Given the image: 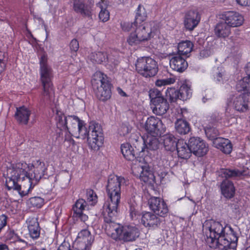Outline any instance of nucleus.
<instances>
[{"label": "nucleus", "mask_w": 250, "mask_h": 250, "mask_svg": "<svg viewBox=\"0 0 250 250\" xmlns=\"http://www.w3.org/2000/svg\"><path fill=\"white\" fill-rule=\"evenodd\" d=\"M81 120L74 115H68L65 117L63 122V130L68 131L69 134L71 135L68 137L65 136L64 140L63 141V146H66L67 152L70 151L73 152L74 154L70 153V155L75 156L76 155L74 152L77 148L76 144L75 143L74 140L71 138L73 133L76 132V128L79 124Z\"/></svg>", "instance_id": "6e6552de"}, {"label": "nucleus", "mask_w": 250, "mask_h": 250, "mask_svg": "<svg viewBox=\"0 0 250 250\" xmlns=\"http://www.w3.org/2000/svg\"><path fill=\"white\" fill-rule=\"evenodd\" d=\"M175 80L173 78H169L165 79L157 80L155 82L156 86L161 87L162 86L174 83Z\"/></svg>", "instance_id": "3c124183"}, {"label": "nucleus", "mask_w": 250, "mask_h": 250, "mask_svg": "<svg viewBox=\"0 0 250 250\" xmlns=\"http://www.w3.org/2000/svg\"><path fill=\"white\" fill-rule=\"evenodd\" d=\"M150 208L161 217H165L168 213V208L163 200L160 198L152 197L148 200Z\"/></svg>", "instance_id": "f3484780"}, {"label": "nucleus", "mask_w": 250, "mask_h": 250, "mask_svg": "<svg viewBox=\"0 0 250 250\" xmlns=\"http://www.w3.org/2000/svg\"><path fill=\"white\" fill-rule=\"evenodd\" d=\"M147 18V13L145 7L141 4H139L136 10L135 21L133 23H124L121 24L122 29L125 31H129L130 27L137 26L145 21Z\"/></svg>", "instance_id": "a211bd4d"}, {"label": "nucleus", "mask_w": 250, "mask_h": 250, "mask_svg": "<svg viewBox=\"0 0 250 250\" xmlns=\"http://www.w3.org/2000/svg\"><path fill=\"white\" fill-rule=\"evenodd\" d=\"M69 47L72 54L76 53L79 48V43L77 40L73 39L70 42Z\"/></svg>", "instance_id": "603ef678"}, {"label": "nucleus", "mask_w": 250, "mask_h": 250, "mask_svg": "<svg viewBox=\"0 0 250 250\" xmlns=\"http://www.w3.org/2000/svg\"><path fill=\"white\" fill-rule=\"evenodd\" d=\"M165 149L167 151L172 152L176 150L177 142L176 138L171 134L165 135L163 138Z\"/></svg>", "instance_id": "c9c22d12"}, {"label": "nucleus", "mask_w": 250, "mask_h": 250, "mask_svg": "<svg viewBox=\"0 0 250 250\" xmlns=\"http://www.w3.org/2000/svg\"><path fill=\"white\" fill-rule=\"evenodd\" d=\"M237 3L242 6H249L250 4V0H236Z\"/></svg>", "instance_id": "6e6d98bb"}, {"label": "nucleus", "mask_w": 250, "mask_h": 250, "mask_svg": "<svg viewBox=\"0 0 250 250\" xmlns=\"http://www.w3.org/2000/svg\"><path fill=\"white\" fill-rule=\"evenodd\" d=\"M223 75L221 73L219 72L216 75V79L218 81H220L222 79Z\"/></svg>", "instance_id": "bf43d9fd"}, {"label": "nucleus", "mask_w": 250, "mask_h": 250, "mask_svg": "<svg viewBox=\"0 0 250 250\" xmlns=\"http://www.w3.org/2000/svg\"><path fill=\"white\" fill-rule=\"evenodd\" d=\"M178 90L180 94V100H181L186 101L189 99L192 96V89H191V85L189 82L187 80L183 83Z\"/></svg>", "instance_id": "72a5a7b5"}, {"label": "nucleus", "mask_w": 250, "mask_h": 250, "mask_svg": "<svg viewBox=\"0 0 250 250\" xmlns=\"http://www.w3.org/2000/svg\"><path fill=\"white\" fill-rule=\"evenodd\" d=\"M44 204V200L40 197H31L27 201L29 208H41Z\"/></svg>", "instance_id": "79ce46f5"}, {"label": "nucleus", "mask_w": 250, "mask_h": 250, "mask_svg": "<svg viewBox=\"0 0 250 250\" xmlns=\"http://www.w3.org/2000/svg\"><path fill=\"white\" fill-rule=\"evenodd\" d=\"M145 129L147 134L142 137L144 146L139 152V156H150L149 151L155 150L158 148V137L165 132L166 127L162 120L153 116L147 118L145 124Z\"/></svg>", "instance_id": "f03ea898"}, {"label": "nucleus", "mask_w": 250, "mask_h": 250, "mask_svg": "<svg viewBox=\"0 0 250 250\" xmlns=\"http://www.w3.org/2000/svg\"><path fill=\"white\" fill-rule=\"evenodd\" d=\"M234 109L240 112H245L249 108L248 104L250 100V94L243 93L239 95H233L232 97Z\"/></svg>", "instance_id": "aec40b11"}, {"label": "nucleus", "mask_w": 250, "mask_h": 250, "mask_svg": "<svg viewBox=\"0 0 250 250\" xmlns=\"http://www.w3.org/2000/svg\"><path fill=\"white\" fill-rule=\"evenodd\" d=\"M72 136L82 139L87 138L88 146L94 150H99L104 142L102 127L95 122H91L87 127L86 124L81 120L76 132L73 133Z\"/></svg>", "instance_id": "7ed1b4c3"}, {"label": "nucleus", "mask_w": 250, "mask_h": 250, "mask_svg": "<svg viewBox=\"0 0 250 250\" xmlns=\"http://www.w3.org/2000/svg\"><path fill=\"white\" fill-rule=\"evenodd\" d=\"M31 111L24 105L16 108L14 117L17 123L21 125H27L29 122Z\"/></svg>", "instance_id": "393cba45"}, {"label": "nucleus", "mask_w": 250, "mask_h": 250, "mask_svg": "<svg viewBox=\"0 0 250 250\" xmlns=\"http://www.w3.org/2000/svg\"><path fill=\"white\" fill-rule=\"evenodd\" d=\"M222 19L231 27H238L243 24L244 21L243 16L239 13L233 11L224 12L222 14Z\"/></svg>", "instance_id": "dca6fc26"}, {"label": "nucleus", "mask_w": 250, "mask_h": 250, "mask_svg": "<svg viewBox=\"0 0 250 250\" xmlns=\"http://www.w3.org/2000/svg\"><path fill=\"white\" fill-rule=\"evenodd\" d=\"M28 32V35H27V37L28 38L31 37L34 40H36V39L33 37V34H32L30 30H27Z\"/></svg>", "instance_id": "680f3d73"}, {"label": "nucleus", "mask_w": 250, "mask_h": 250, "mask_svg": "<svg viewBox=\"0 0 250 250\" xmlns=\"http://www.w3.org/2000/svg\"><path fill=\"white\" fill-rule=\"evenodd\" d=\"M76 214L79 215L81 220L82 221H83V222H85L87 220L88 216L85 215V214L83 213V212H82L81 213H76Z\"/></svg>", "instance_id": "4d7b16f0"}, {"label": "nucleus", "mask_w": 250, "mask_h": 250, "mask_svg": "<svg viewBox=\"0 0 250 250\" xmlns=\"http://www.w3.org/2000/svg\"><path fill=\"white\" fill-rule=\"evenodd\" d=\"M7 217L4 214L0 216V232L2 229L6 226L7 224Z\"/></svg>", "instance_id": "864d4df0"}, {"label": "nucleus", "mask_w": 250, "mask_h": 250, "mask_svg": "<svg viewBox=\"0 0 250 250\" xmlns=\"http://www.w3.org/2000/svg\"><path fill=\"white\" fill-rule=\"evenodd\" d=\"M193 46V45L190 41L187 40L183 41L178 44L177 54L184 56L187 58L189 56Z\"/></svg>", "instance_id": "e433bc0d"}, {"label": "nucleus", "mask_w": 250, "mask_h": 250, "mask_svg": "<svg viewBox=\"0 0 250 250\" xmlns=\"http://www.w3.org/2000/svg\"><path fill=\"white\" fill-rule=\"evenodd\" d=\"M93 241L94 239L90 231L84 229L78 233L75 243L79 245L78 247L81 250H89Z\"/></svg>", "instance_id": "6ab92c4d"}, {"label": "nucleus", "mask_w": 250, "mask_h": 250, "mask_svg": "<svg viewBox=\"0 0 250 250\" xmlns=\"http://www.w3.org/2000/svg\"><path fill=\"white\" fill-rule=\"evenodd\" d=\"M96 5L100 8L99 14L100 20L103 22L107 21L110 18V12L107 9L108 6L107 1L106 0H100Z\"/></svg>", "instance_id": "473e14b6"}, {"label": "nucleus", "mask_w": 250, "mask_h": 250, "mask_svg": "<svg viewBox=\"0 0 250 250\" xmlns=\"http://www.w3.org/2000/svg\"><path fill=\"white\" fill-rule=\"evenodd\" d=\"M90 60L93 63L101 64L108 60L107 53L104 52H95L92 53L89 56Z\"/></svg>", "instance_id": "58836bf2"}, {"label": "nucleus", "mask_w": 250, "mask_h": 250, "mask_svg": "<svg viewBox=\"0 0 250 250\" xmlns=\"http://www.w3.org/2000/svg\"><path fill=\"white\" fill-rule=\"evenodd\" d=\"M130 216L132 218H133L134 217H135L136 216V212L134 210V209H131L130 210Z\"/></svg>", "instance_id": "052dcab7"}, {"label": "nucleus", "mask_w": 250, "mask_h": 250, "mask_svg": "<svg viewBox=\"0 0 250 250\" xmlns=\"http://www.w3.org/2000/svg\"><path fill=\"white\" fill-rule=\"evenodd\" d=\"M221 193L228 199H231L234 197L235 193V188L233 183L228 180H224L220 185Z\"/></svg>", "instance_id": "c756f323"}, {"label": "nucleus", "mask_w": 250, "mask_h": 250, "mask_svg": "<svg viewBox=\"0 0 250 250\" xmlns=\"http://www.w3.org/2000/svg\"><path fill=\"white\" fill-rule=\"evenodd\" d=\"M136 70L145 78H151L155 76L158 71L157 62L150 57H141L137 59Z\"/></svg>", "instance_id": "f8f14e48"}, {"label": "nucleus", "mask_w": 250, "mask_h": 250, "mask_svg": "<svg viewBox=\"0 0 250 250\" xmlns=\"http://www.w3.org/2000/svg\"><path fill=\"white\" fill-rule=\"evenodd\" d=\"M176 131L180 134L185 135L190 130L189 123L185 120L178 119L175 123Z\"/></svg>", "instance_id": "4c0bfd02"}, {"label": "nucleus", "mask_w": 250, "mask_h": 250, "mask_svg": "<svg viewBox=\"0 0 250 250\" xmlns=\"http://www.w3.org/2000/svg\"><path fill=\"white\" fill-rule=\"evenodd\" d=\"M132 127L128 123L122 124L118 129V133L121 136H125L131 130Z\"/></svg>", "instance_id": "8fccbe9b"}, {"label": "nucleus", "mask_w": 250, "mask_h": 250, "mask_svg": "<svg viewBox=\"0 0 250 250\" xmlns=\"http://www.w3.org/2000/svg\"><path fill=\"white\" fill-rule=\"evenodd\" d=\"M121 151L123 156H135V151L128 143H123L121 146Z\"/></svg>", "instance_id": "37998d69"}, {"label": "nucleus", "mask_w": 250, "mask_h": 250, "mask_svg": "<svg viewBox=\"0 0 250 250\" xmlns=\"http://www.w3.org/2000/svg\"><path fill=\"white\" fill-rule=\"evenodd\" d=\"M86 202L91 206H94L97 202L98 197L95 192L91 189L86 190Z\"/></svg>", "instance_id": "c03bdc74"}, {"label": "nucleus", "mask_w": 250, "mask_h": 250, "mask_svg": "<svg viewBox=\"0 0 250 250\" xmlns=\"http://www.w3.org/2000/svg\"><path fill=\"white\" fill-rule=\"evenodd\" d=\"M214 32L219 37L226 38L230 33V27L225 21L219 22L215 27Z\"/></svg>", "instance_id": "f704fd0d"}, {"label": "nucleus", "mask_w": 250, "mask_h": 250, "mask_svg": "<svg viewBox=\"0 0 250 250\" xmlns=\"http://www.w3.org/2000/svg\"><path fill=\"white\" fill-rule=\"evenodd\" d=\"M166 99L170 103H174L180 99L179 90L174 87H168L166 91Z\"/></svg>", "instance_id": "ea45409f"}, {"label": "nucleus", "mask_w": 250, "mask_h": 250, "mask_svg": "<svg viewBox=\"0 0 250 250\" xmlns=\"http://www.w3.org/2000/svg\"><path fill=\"white\" fill-rule=\"evenodd\" d=\"M213 144L216 148L226 154H229L232 150V145L230 140L224 138L215 139Z\"/></svg>", "instance_id": "c85d7f7f"}, {"label": "nucleus", "mask_w": 250, "mask_h": 250, "mask_svg": "<svg viewBox=\"0 0 250 250\" xmlns=\"http://www.w3.org/2000/svg\"><path fill=\"white\" fill-rule=\"evenodd\" d=\"M150 106L152 112L155 115L162 116L167 113L169 105L167 100L161 92L157 89H151L149 92Z\"/></svg>", "instance_id": "9d476101"}, {"label": "nucleus", "mask_w": 250, "mask_h": 250, "mask_svg": "<svg viewBox=\"0 0 250 250\" xmlns=\"http://www.w3.org/2000/svg\"><path fill=\"white\" fill-rule=\"evenodd\" d=\"M245 69L247 76L244 77L237 82L236 89L238 92L250 90V62L247 64Z\"/></svg>", "instance_id": "cd10ccee"}, {"label": "nucleus", "mask_w": 250, "mask_h": 250, "mask_svg": "<svg viewBox=\"0 0 250 250\" xmlns=\"http://www.w3.org/2000/svg\"><path fill=\"white\" fill-rule=\"evenodd\" d=\"M106 75L97 71L93 75L91 83L96 97L101 101H106L111 97L112 85Z\"/></svg>", "instance_id": "423d86ee"}, {"label": "nucleus", "mask_w": 250, "mask_h": 250, "mask_svg": "<svg viewBox=\"0 0 250 250\" xmlns=\"http://www.w3.org/2000/svg\"><path fill=\"white\" fill-rule=\"evenodd\" d=\"M30 166L26 163L21 161L12 163L7 169L8 174L12 178L18 179L19 181H25V185L32 189L35 185H31L33 174H30Z\"/></svg>", "instance_id": "0eeeda50"}, {"label": "nucleus", "mask_w": 250, "mask_h": 250, "mask_svg": "<svg viewBox=\"0 0 250 250\" xmlns=\"http://www.w3.org/2000/svg\"><path fill=\"white\" fill-rule=\"evenodd\" d=\"M176 150L178 156H191V149L190 147V142L187 144L184 140H178L176 145Z\"/></svg>", "instance_id": "2f4dec72"}, {"label": "nucleus", "mask_w": 250, "mask_h": 250, "mask_svg": "<svg viewBox=\"0 0 250 250\" xmlns=\"http://www.w3.org/2000/svg\"><path fill=\"white\" fill-rule=\"evenodd\" d=\"M205 131L207 137L210 140H212L213 142L215 139L219 138L218 137L219 135V132L216 127H207L205 128Z\"/></svg>", "instance_id": "49530a36"}, {"label": "nucleus", "mask_w": 250, "mask_h": 250, "mask_svg": "<svg viewBox=\"0 0 250 250\" xmlns=\"http://www.w3.org/2000/svg\"><path fill=\"white\" fill-rule=\"evenodd\" d=\"M127 42L131 46H137L142 42L135 30L131 32L127 38Z\"/></svg>", "instance_id": "a18cd8bd"}, {"label": "nucleus", "mask_w": 250, "mask_h": 250, "mask_svg": "<svg viewBox=\"0 0 250 250\" xmlns=\"http://www.w3.org/2000/svg\"><path fill=\"white\" fill-rule=\"evenodd\" d=\"M56 108V125L57 129L56 130V132L57 133L59 134V136L62 134V112L61 110H59Z\"/></svg>", "instance_id": "de8ad7c7"}, {"label": "nucleus", "mask_w": 250, "mask_h": 250, "mask_svg": "<svg viewBox=\"0 0 250 250\" xmlns=\"http://www.w3.org/2000/svg\"><path fill=\"white\" fill-rule=\"evenodd\" d=\"M6 238V240L9 241L10 243L21 242L23 243L24 245H27L26 242L23 240L19 238V236L16 234L13 230H9L7 231Z\"/></svg>", "instance_id": "09e8293b"}, {"label": "nucleus", "mask_w": 250, "mask_h": 250, "mask_svg": "<svg viewBox=\"0 0 250 250\" xmlns=\"http://www.w3.org/2000/svg\"><path fill=\"white\" fill-rule=\"evenodd\" d=\"M166 173L165 172H162L161 173H158V175L160 177V178L161 179V180H162V179L164 178V176L166 175Z\"/></svg>", "instance_id": "0e129e2a"}, {"label": "nucleus", "mask_w": 250, "mask_h": 250, "mask_svg": "<svg viewBox=\"0 0 250 250\" xmlns=\"http://www.w3.org/2000/svg\"><path fill=\"white\" fill-rule=\"evenodd\" d=\"M18 181H19L18 179L11 177L10 175L7 173L5 186L8 190H17L21 197L27 195L31 189L26 185H23L22 186L19 185L18 184Z\"/></svg>", "instance_id": "412c9836"}, {"label": "nucleus", "mask_w": 250, "mask_h": 250, "mask_svg": "<svg viewBox=\"0 0 250 250\" xmlns=\"http://www.w3.org/2000/svg\"><path fill=\"white\" fill-rule=\"evenodd\" d=\"M142 224L146 227L155 228L161 224V219L156 215L147 212L144 213L141 219Z\"/></svg>", "instance_id": "bb28decb"}, {"label": "nucleus", "mask_w": 250, "mask_h": 250, "mask_svg": "<svg viewBox=\"0 0 250 250\" xmlns=\"http://www.w3.org/2000/svg\"><path fill=\"white\" fill-rule=\"evenodd\" d=\"M122 92H123V95H122L123 96H127L125 92L122 91Z\"/></svg>", "instance_id": "69168bd1"}, {"label": "nucleus", "mask_w": 250, "mask_h": 250, "mask_svg": "<svg viewBox=\"0 0 250 250\" xmlns=\"http://www.w3.org/2000/svg\"><path fill=\"white\" fill-rule=\"evenodd\" d=\"M203 228L206 233V242L210 248L217 247L222 250L236 248L238 238L231 227H228L226 232L227 226L224 227L220 222L210 219L204 222Z\"/></svg>", "instance_id": "f257e3e1"}, {"label": "nucleus", "mask_w": 250, "mask_h": 250, "mask_svg": "<svg viewBox=\"0 0 250 250\" xmlns=\"http://www.w3.org/2000/svg\"><path fill=\"white\" fill-rule=\"evenodd\" d=\"M40 80L43 89V95L49 96L53 90V71L47 64V56L45 54L41 56L40 59Z\"/></svg>", "instance_id": "1a4fd4ad"}, {"label": "nucleus", "mask_w": 250, "mask_h": 250, "mask_svg": "<svg viewBox=\"0 0 250 250\" xmlns=\"http://www.w3.org/2000/svg\"><path fill=\"white\" fill-rule=\"evenodd\" d=\"M32 167L34 168L33 179L31 183L32 185H36L42 177L44 175L46 169L45 165L44 162L40 160L34 161L32 165L30 166L31 169Z\"/></svg>", "instance_id": "b1692460"}, {"label": "nucleus", "mask_w": 250, "mask_h": 250, "mask_svg": "<svg viewBox=\"0 0 250 250\" xmlns=\"http://www.w3.org/2000/svg\"><path fill=\"white\" fill-rule=\"evenodd\" d=\"M134 27H135V30L136 32L142 42L150 40L152 37V31L150 28L138 24L137 26H133V27H130V29L131 28H134Z\"/></svg>", "instance_id": "7c9ffc66"}, {"label": "nucleus", "mask_w": 250, "mask_h": 250, "mask_svg": "<svg viewBox=\"0 0 250 250\" xmlns=\"http://www.w3.org/2000/svg\"><path fill=\"white\" fill-rule=\"evenodd\" d=\"M28 32V35H27V37L28 38L31 37L34 40H36V39L33 37V34H32L30 30H27Z\"/></svg>", "instance_id": "e2e57ef3"}, {"label": "nucleus", "mask_w": 250, "mask_h": 250, "mask_svg": "<svg viewBox=\"0 0 250 250\" xmlns=\"http://www.w3.org/2000/svg\"><path fill=\"white\" fill-rule=\"evenodd\" d=\"M186 58L184 56L176 54L170 60L169 64L171 68L180 73L184 72L188 67Z\"/></svg>", "instance_id": "4be33fe9"}, {"label": "nucleus", "mask_w": 250, "mask_h": 250, "mask_svg": "<svg viewBox=\"0 0 250 250\" xmlns=\"http://www.w3.org/2000/svg\"><path fill=\"white\" fill-rule=\"evenodd\" d=\"M221 173L222 177L231 178L243 176H250V161L247 162L243 167V170L234 169H222Z\"/></svg>", "instance_id": "5701e85b"}, {"label": "nucleus", "mask_w": 250, "mask_h": 250, "mask_svg": "<svg viewBox=\"0 0 250 250\" xmlns=\"http://www.w3.org/2000/svg\"><path fill=\"white\" fill-rule=\"evenodd\" d=\"M4 56L0 57V74H1L5 69L6 62L4 60Z\"/></svg>", "instance_id": "5fc2aeb1"}, {"label": "nucleus", "mask_w": 250, "mask_h": 250, "mask_svg": "<svg viewBox=\"0 0 250 250\" xmlns=\"http://www.w3.org/2000/svg\"><path fill=\"white\" fill-rule=\"evenodd\" d=\"M0 250H9L8 246L0 242Z\"/></svg>", "instance_id": "13d9d810"}, {"label": "nucleus", "mask_w": 250, "mask_h": 250, "mask_svg": "<svg viewBox=\"0 0 250 250\" xmlns=\"http://www.w3.org/2000/svg\"><path fill=\"white\" fill-rule=\"evenodd\" d=\"M123 180L121 177L110 175L106 186L108 199L105 202L103 208L104 217L109 221L114 215H117L118 207L121 199V183Z\"/></svg>", "instance_id": "20e7f679"}, {"label": "nucleus", "mask_w": 250, "mask_h": 250, "mask_svg": "<svg viewBox=\"0 0 250 250\" xmlns=\"http://www.w3.org/2000/svg\"><path fill=\"white\" fill-rule=\"evenodd\" d=\"M135 250H142L141 249H140V248H138V249H136Z\"/></svg>", "instance_id": "774afa93"}, {"label": "nucleus", "mask_w": 250, "mask_h": 250, "mask_svg": "<svg viewBox=\"0 0 250 250\" xmlns=\"http://www.w3.org/2000/svg\"><path fill=\"white\" fill-rule=\"evenodd\" d=\"M191 152L196 156H205L208 151V146L203 140L198 137L189 139Z\"/></svg>", "instance_id": "ddd939ff"}, {"label": "nucleus", "mask_w": 250, "mask_h": 250, "mask_svg": "<svg viewBox=\"0 0 250 250\" xmlns=\"http://www.w3.org/2000/svg\"><path fill=\"white\" fill-rule=\"evenodd\" d=\"M29 234L33 239H37L40 235L41 228L38 218L35 217H29L26 221Z\"/></svg>", "instance_id": "a878e982"}, {"label": "nucleus", "mask_w": 250, "mask_h": 250, "mask_svg": "<svg viewBox=\"0 0 250 250\" xmlns=\"http://www.w3.org/2000/svg\"><path fill=\"white\" fill-rule=\"evenodd\" d=\"M116 215L110 218L109 221H107L104 217L106 223L105 230L107 235L116 241L124 242H133L139 236L140 232L138 229L129 225L121 226L114 222Z\"/></svg>", "instance_id": "39448f33"}, {"label": "nucleus", "mask_w": 250, "mask_h": 250, "mask_svg": "<svg viewBox=\"0 0 250 250\" xmlns=\"http://www.w3.org/2000/svg\"><path fill=\"white\" fill-rule=\"evenodd\" d=\"M200 20L201 16L197 10H188L185 14V27L187 30L192 31L198 25Z\"/></svg>", "instance_id": "2eb2a0df"}, {"label": "nucleus", "mask_w": 250, "mask_h": 250, "mask_svg": "<svg viewBox=\"0 0 250 250\" xmlns=\"http://www.w3.org/2000/svg\"><path fill=\"white\" fill-rule=\"evenodd\" d=\"M93 4L86 3L82 0H74L73 8L77 14H80L83 17L88 19L92 18Z\"/></svg>", "instance_id": "4468645a"}, {"label": "nucleus", "mask_w": 250, "mask_h": 250, "mask_svg": "<svg viewBox=\"0 0 250 250\" xmlns=\"http://www.w3.org/2000/svg\"><path fill=\"white\" fill-rule=\"evenodd\" d=\"M246 250H250V246L248 247H247L246 249Z\"/></svg>", "instance_id": "338daca9"}, {"label": "nucleus", "mask_w": 250, "mask_h": 250, "mask_svg": "<svg viewBox=\"0 0 250 250\" xmlns=\"http://www.w3.org/2000/svg\"><path fill=\"white\" fill-rule=\"evenodd\" d=\"M88 203L82 198L77 200L73 208L75 213H81L85 209H88Z\"/></svg>", "instance_id": "a19ab883"}, {"label": "nucleus", "mask_w": 250, "mask_h": 250, "mask_svg": "<svg viewBox=\"0 0 250 250\" xmlns=\"http://www.w3.org/2000/svg\"><path fill=\"white\" fill-rule=\"evenodd\" d=\"M138 162L132 168V173L145 183L152 184L155 182L154 173L150 169V167L145 157H137Z\"/></svg>", "instance_id": "9b49d317"}]
</instances>
